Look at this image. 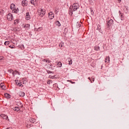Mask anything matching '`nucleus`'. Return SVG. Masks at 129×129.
<instances>
[{
    "label": "nucleus",
    "instance_id": "1",
    "mask_svg": "<svg viewBox=\"0 0 129 129\" xmlns=\"http://www.w3.org/2000/svg\"><path fill=\"white\" fill-rule=\"evenodd\" d=\"M78 9H79V4L78 3H75L73 5L72 7L73 12H76Z\"/></svg>",
    "mask_w": 129,
    "mask_h": 129
},
{
    "label": "nucleus",
    "instance_id": "2",
    "mask_svg": "<svg viewBox=\"0 0 129 129\" xmlns=\"http://www.w3.org/2000/svg\"><path fill=\"white\" fill-rule=\"evenodd\" d=\"M113 24V20L112 19L110 20L108 22L106 23V28H107L108 30L110 29L111 28V25Z\"/></svg>",
    "mask_w": 129,
    "mask_h": 129
},
{
    "label": "nucleus",
    "instance_id": "3",
    "mask_svg": "<svg viewBox=\"0 0 129 129\" xmlns=\"http://www.w3.org/2000/svg\"><path fill=\"white\" fill-rule=\"evenodd\" d=\"M13 19L14 16H13V14L9 13L7 15V20H8V21H13Z\"/></svg>",
    "mask_w": 129,
    "mask_h": 129
},
{
    "label": "nucleus",
    "instance_id": "4",
    "mask_svg": "<svg viewBox=\"0 0 129 129\" xmlns=\"http://www.w3.org/2000/svg\"><path fill=\"white\" fill-rule=\"evenodd\" d=\"M45 10L44 9H40V10H39V13H40V16L41 17H44L45 14H46V13L45 12Z\"/></svg>",
    "mask_w": 129,
    "mask_h": 129
},
{
    "label": "nucleus",
    "instance_id": "5",
    "mask_svg": "<svg viewBox=\"0 0 129 129\" xmlns=\"http://www.w3.org/2000/svg\"><path fill=\"white\" fill-rule=\"evenodd\" d=\"M48 17L50 20H53V18L55 17V14L53 12H50L48 13Z\"/></svg>",
    "mask_w": 129,
    "mask_h": 129
},
{
    "label": "nucleus",
    "instance_id": "6",
    "mask_svg": "<svg viewBox=\"0 0 129 129\" xmlns=\"http://www.w3.org/2000/svg\"><path fill=\"white\" fill-rule=\"evenodd\" d=\"M21 4L22 7H27L28 6V1L27 0H23L22 1Z\"/></svg>",
    "mask_w": 129,
    "mask_h": 129
},
{
    "label": "nucleus",
    "instance_id": "7",
    "mask_svg": "<svg viewBox=\"0 0 129 129\" xmlns=\"http://www.w3.org/2000/svg\"><path fill=\"white\" fill-rule=\"evenodd\" d=\"M26 20L27 21H29V20H31V16H30L29 12H27L26 13Z\"/></svg>",
    "mask_w": 129,
    "mask_h": 129
},
{
    "label": "nucleus",
    "instance_id": "8",
    "mask_svg": "<svg viewBox=\"0 0 129 129\" xmlns=\"http://www.w3.org/2000/svg\"><path fill=\"white\" fill-rule=\"evenodd\" d=\"M30 24H26L24 26V28L25 29L26 31H28V30L30 29Z\"/></svg>",
    "mask_w": 129,
    "mask_h": 129
},
{
    "label": "nucleus",
    "instance_id": "9",
    "mask_svg": "<svg viewBox=\"0 0 129 129\" xmlns=\"http://www.w3.org/2000/svg\"><path fill=\"white\" fill-rule=\"evenodd\" d=\"M1 117H2V118H4V119H6V120L8 119V118H9L8 116L5 114H1Z\"/></svg>",
    "mask_w": 129,
    "mask_h": 129
},
{
    "label": "nucleus",
    "instance_id": "10",
    "mask_svg": "<svg viewBox=\"0 0 129 129\" xmlns=\"http://www.w3.org/2000/svg\"><path fill=\"white\" fill-rule=\"evenodd\" d=\"M19 8H15L12 10V13H13V14H18V13H19Z\"/></svg>",
    "mask_w": 129,
    "mask_h": 129
},
{
    "label": "nucleus",
    "instance_id": "11",
    "mask_svg": "<svg viewBox=\"0 0 129 129\" xmlns=\"http://www.w3.org/2000/svg\"><path fill=\"white\" fill-rule=\"evenodd\" d=\"M30 4L33 5L34 7H36V5H37V2H36V0H31L30 1Z\"/></svg>",
    "mask_w": 129,
    "mask_h": 129
},
{
    "label": "nucleus",
    "instance_id": "12",
    "mask_svg": "<svg viewBox=\"0 0 129 129\" xmlns=\"http://www.w3.org/2000/svg\"><path fill=\"white\" fill-rule=\"evenodd\" d=\"M11 10L13 11V10H15L16 9V5L14 4H12L10 6Z\"/></svg>",
    "mask_w": 129,
    "mask_h": 129
},
{
    "label": "nucleus",
    "instance_id": "13",
    "mask_svg": "<svg viewBox=\"0 0 129 129\" xmlns=\"http://www.w3.org/2000/svg\"><path fill=\"white\" fill-rule=\"evenodd\" d=\"M0 86H1V88L2 89H3V90H6V89H7V87L6 86H5V85H4V84H3V83H1L0 84Z\"/></svg>",
    "mask_w": 129,
    "mask_h": 129
},
{
    "label": "nucleus",
    "instance_id": "14",
    "mask_svg": "<svg viewBox=\"0 0 129 129\" xmlns=\"http://www.w3.org/2000/svg\"><path fill=\"white\" fill-rule=\"evenodd\" d=\"M73 10H72V8H71V7H70V11L69 12V15H70V16H72V15H73Z\"/></svg>",
    "mask_w": 129,
    "mask_h": 129
},
{
    "label": "nucleus",
    "instance_id": "15",
    "mask_svg": "<svg viewBox=\"0 0 129 129\" xmlns=\"http://www.w3.org/2000/svg\"><path fill=\"white\" fill-rule=\"evenodd\" d=\"M29 120H30V122H32V123H34V122H36V119H35L34 118H30L29 119Z\"/></svg>",
    "mask_w": 129,
    "mask_h": 129
},
{
    "label": "nucleus",
    "instance_id": "16",
    "mask_svg": "<svg viewBox=\"0 0 129 129\" xmlns=\"http://www.w3.org/2000/svg\"><path fill=\"white\" fill-rule=\"evenodd\" d=\"M19 96L21 97H24L25 96V92H21L19 93Z\"/></svg>",
    "mask_w": 129,
    "mask_h": 129
},
{
    "label": "nucleus",
    "instance_id": "17",
    "mask_svg": "<svg viewBox=\"0 0 129 129\" xmlns=\"http://www.w3.org/2000/svg\"><path fill=\"white\" fill-rule=\"evenodd\" d=\"M20 110V107H15L14 108H13V110H15V111H19V110Z\"/></svg>",
    "mask_w": 129,
    "mask_h": 129
},
{
    "label": "nucleus",
    "instance_id": "18",
    "mask_svg": "<svg viewBox=\"0 0 129 129\" xmlns=\"http://www.w3.org/2000/svg\"><path fill=\"white\" fill-rule=\"evenodd\" d=\"M5 96H6V98H8V99H10V98H11V95L8 93H6Z\"/></svg>",
    "mask_w": 129,
    "mask_h": 129
},
{
    "label": "nucleus",
    "instance_id": "19",
    "mask_svg": "<svg viewBox=\"0 0 129 129\" xmlns=\"http://www.w3.org/2000/svg\"><path fill=\"white\" fill-rule=\"evenodd\" d=\"M68 61L69 62V65H72V59L71 58H68Z\"/></svg>",
    "mask_w": 129,
    "mask_h": 129
},
{
    "label": "nucleus",
    "instance_id": "20",
    "mask_svg": "<svg viewBox=\"0 0 129 129\" xmlns=\"http://www.w3.org/2000/svg\"><path fill=\"white\" fill-rule=\"evenodd\" d=\"M109 56H107L105 59V63H108L109 62Z\"/></svg>",
    "mask_w": 129,
    "mask_h": 129
},
{
    "label": "nucleus",
    "instance_id": "21",
    "mask_svg": "<svg viewBox=\"0 0 129 129\" xmlns=\"http://www.w3.org/2000/svg\"><path fill=\"white\" fill-rule=\"evenodd\" d=\"M100 49V47L99 46H96L94 47V50H95V51H98Z\"/></svg>",
    "mask_w": 129,
    "mask_h": 129
},
{
    "label": "nucleus",
    "instance_id": "22",
    "mask_svg": "<svg viewBox=\"0 0 129 129\" xmlns=\"http://www.w3.org/2000/svg\"><path fill=\"white\" fill-rule=\"evenodd\" d=\"M20 21H19V20L16 19L14 21V25H18V24H19Z\"/></svg>",
    "mask_w": 129,
    "mask_h": 129
},
{
    "label": "nucleus",
    "instance_id": "23",
    "mask_svg": "<svg viewBox=\"0 0 129 129\" xmlns=\"http://www.w3.org/2000/svg\"><path fill=\"white\" fill-rule=\"evenodd\" d=\"M56 25L58 26V27H60L61 26V23H60V22L59 21H57L55 23Z\"/></svg>",
    "mask_w": 129,
    "mask_h": 129
},
{
    "label": "nucleus",
    "instance_id": "24",
    "mask_svg": "<svg viewBox=\"0 0 129 129\" xmlns=\"http://www.w3.org/2000/svg\"><path fill=\"white\" fill-rule=\"evenodd\" d=\"M57 66L59 67V68H61V67H62V62H61V61L58 62L57 63Z\"/></svg>",
    "mask_w": 129,
    "mask_h": 129
},
{
    "label": "nucleus",
    "instance_id": "25",
    "mask_svg": "<svg viewBox=\"0 0 129 129\" xmlns=\"http://www.w3.org/2000/svg\"><path fill=\"white\" fill-rule=\"evenodd\" d=\"M76 27L78 29V28H80V27H81V24H80V23L79 22H77V25H76Z\"/></svg>",
    "mask_w": 129,
    "mask_h": 129
},
{
    "label": "nucleus",
    "instance_id": "26",
    "mask_svg": "<svg viewBox=\"0 0 129 129\" xmlns=\"http://www.w3.org/2000/svg\"><path fill=\"white\" fill-rule=\"evenodd\" d=\"M31 126H33V125H32V124H27L26 125V127H27V128H30V127H31Z\"/></svg>",
    "mask_w": 129,
    "mask_h": 129
},
{
    "label": "nucleus",
    "instance_id": "27",
    "mask_svg": "<svg viewBox=\"0 0 129 129\" xmlns=\"http://www.w3.org/2000/svg\"><path fill=\"white\" fill-rule=\"evenodd\" d=\"M4 45L6 46H9V45H10V41H5Z\"/></svg>",
    "mask_w": 129,
    "mask_h": 129
},
{
    "label": "nucleus",
    "instance_id": "28",
    "mask_svg": "<svg viewBox=\"0 0 129 129\" xmlns=\"http://www.w3.org/2000/svg\"><path fill=\"white\" fill-rule=\"evenodd\" d=\"M123 17V14H121L120 18V19L121 21H123V20H124Z\"/></svg>",
    "mask_w": 129,
    "mask_h": 129
},
{
    "label": "nucleus",
    "instance_id": "29",
    "mask_svg": "<svg viewBox=\"0 0 129 129\" xmlns=\"http://www.w3.org/2000/svg\"><path fill=\"white\" fill-rule=\"evenodd\" d=\"M17 85L18 86H20V87H23L24 86V85H23V84H22L21 83H18L17 84Z\"/></svg>",
    "mask_w": 129,
    "mask_h": 129
},
{
    "label": "nucleus",
    "instance_id": "30",
    "mask_svg": "<svg viewBox=\"0 0 129 129\" xmlns=\"http://www.w3.org/2000/svg\"><path fill=\"white\" fill-rule=\"evenodd\" d=\"M63 45H64V43L61 42L59 43V46L60 47V48H62V47H63Z\"/></svg>",
    "mask_w": 129,
    "mask_h": 129
},
{
    "label": "nucleus",
    "instance_id": "31",
    "mask_svg": "<svg viewBox=\"0 0 129 129\" xmlns=\"http://www.w3.org/2000/svg\"><path fill=\"white\" fill-rule=\"evenodd\" d=\"M47 84H50L51 83H52V80H49L48 81H47Z\"/></svg>",
    "mask_w": 129,
    "mask_h": 129
},
{
    "label": "nucleus",
    "instance_id": "32",
    "mask_svg": "<svg viewBox=\"0 0 129 129\" xmlns=\"http://www.w3.org/2000/svg\"><path fill=\"white\" fill-rule=\"evenodd\" d=\"M91 14L92 15V16H93L94 15V12H93V10H92V9L91 10Z\"/></svg>",
    "mask_w": 129,
    "mask_h": 129
},
{
    "label": "nucleus",
    "instance_id": "33",
    "mask_svg": "<svg viewBox=\"0 0 129 129\" xmlns=\"http://www.w3.org/2000/svg\"><path fill=\"white\" fill-rule=\"evenodd\" d=\"M67 82H71L72 83V84H74V83H75V82H72V81H70V80H67Z\"/></svg>",
    "mask_w": 129,
    "mask_h": 129
},
{
    "label": "nucleus",
    "instance_id": "34",
    "mask_svg": "<svg viewBox=\"0 0 129 129\" xmlns=\"http://www.w3.org/2000/svg\"><path fill=\"white\" fill-rule=\"evenodd\" d=\"M47 73H48V74H51L52 72H51V71L47 70Z\"/></svg>",
    "mask_w": 129,
    "mask_h": 129
},
{
    "label": "nucleus",
    "instance_id": "35",
    "mask_svg": "<svg viewBox=\"0 0 129 129\" xmlns=\"http://www.w3.org/2000/svg\"><path fill=\"white\" fill-rule=\"evenodd\" d=\"M13 31L14 32H18V29H17L16 28H13Z\"/></svg>",
    "mask_w": 129,
    "mask_h": 129
},
{
    "label": "nucleus",
    "instance_id": "36",
    "mask_svg": "<svg viewBox=\"0 0 129 129\" xmlns=\"http://www.w3.org/2000/svg\"><path fill=\"white\" fill-rule=\"evenodd\" d=\"M12 75H13V76L14 77H15V72H13L12 73Z\"/></svg>",
    "mask_w": 129,
    "mask_h": 129
},
{
    "label": "nucleus",
    "instance_id": "37",
    "mask_svg": "<svg viewBox=\"0 0 129 129\" xmlns=\"http://www.w3.org/2000/svg\"><path fill=\"white\" fill-rule=\"evenodd\" d=\"M18 71H14V73H15V75H17V74H18Z\"/></svg>",
    "mask_w": 129,
    "mask_h": 129
},
{
    "label": "nucleus",
    "instance_id": "38",
    "mask_svg": "<svg viewBox=\"0 0 129 129\" xmlns=\"http://www.w3.org/2000/svg\"><path fill=\"white\" fill-rule=\"evenodd\" d=\"M100 27V25H98V27L97 28V30H98V31H99L100 30V28H99V27Z\"/></svg>",
    "mask_w": 129,
    "mask_h": 129
},
{
    "label": "nucleus",
    "instance_id": "39",
    "mask_svg": "<svg viewBox=\"0 0 129 129\" xmlns=\"http://www.w3.org/2000/svg\"><path fill=\"white\" fill-rule=\"evenodd\" d=\"M43 61L44 62H46L47 63V62H48V60H46V59H43Z\"/></svg>",
    "mask_w": 129,
    "mask_h": 129
},
{
    "label": "nucleus",
    "instance_id": "40",
    "mask_svg": "<svg viewBox=\"0 0 129 129\" xmlns=\"http://www.w3.org/2000/svg\"><path fill=\"white\" fill-rule=\"evenodd\" d=\"M13 70H9V72H10V73H13Z\"/></svg>",
    "mask_w": 129,
    "mask_h": 129
},
{
    "label": "nucleus",
    "instance_id": "41",
    "mask_svg": "<svg viewBox=\"0 0 129 129\" xmlns=\"http://www.w3.org/2000/svg\"><path fill=\"white\" fill-rule=\"evenodd\" d=\"M89 80L91 81V83H92V81H91V78H90V77L88 78Z\"/></svg>",
    "mask_w": 129,
    "mask_h": 129
},
{
    "label": "nucleus",
    "instance_id": "42",
    "mask_svg": "<svg viewBox=\"0 0 129 129\" xmlns=\"http://www.w3.org/2000/svg\"><path fill=\"white\" fill-rule=\"evenodd\" d=\"M10 47L11 48V49H14V46L10 45Z\"/></svg>",
    "mask_w": 129,
    "mask_h": 129
},
{
    "label": "nucleus",
    "instance_id": "43",
    "mask_svg": "<svg viewBox=\"0 0 129 129\" xmlns=\"http://www.w3.org/2000/svg\"><path fill=\"white\" fill-rule=\"evenodd\" d=\"M6 129H13V128L12 127H8V128H6Z\"/></svg>",
    "mask_w": 129,
    "mask_h": 129
},
{
    "label": "nucleus",
    "instance_id": "44",
    "mask_svg": "<svg viewBox=\"0 0 129 129\" xmlns=\"http://www.w3.org/2000/svg\"><path fill=\"white\" fill-rule=\"evenodd\" d=\"M119 14L120 15H121V14H122L121 13H120V11H119Z\"/></svg>",
    "mask_w": 129,
    "mask_h": 129
},
{
    "label": "nucleus",
    "instance_id": "45",
    "mask_svg": "<svg viewBox=\"0 0 129 129\" xmlns=\"http://www.w3.org/2000/svg\"><path fill=\"white\" fill-rule=\"evenodd\" d=\"M92 81H93V82H94V78H92Z\"/></svg>",
    "mask_w": 129,
    "mask_h": 129
},
{
    "label": "nucleus",
    "instance_id": "46",
    "mask_svg": "<svg viewBox=\"0 0 129 129\" xmlns=\"http://www.w3.org/2000/svg\"><path fill=\"white\" fill-rule=\"evenodd\" d=\"M17 74H18V75H20V73L19 72L17 73Z\"/></svg>",
    "mask_w": 129,
    "mask_h": 129
},
{
    "label": "nucleus",
    "instance_id": "47",
    "mask_svg": "<svg viewBox=\"0 0 129 129\" xmlns=\"http://www.w3.org/2000/svg\"><path fill=\"white\" fill-rule=\"evenodd\" d=\"M42 29V28H41V27H39V28H38V30H39V29Z\"/></svg>",
    "mask_w": 129,
    "mask_h": 129
},
{
    "label": "nucleus",
    "instance_id": "48",
    "mask_svg": "<svg viewBox=\"0 0 129 129\" xmlns=\"http://www.w3.org/2000/svg\"><path fill=\"white\" fill-rule=\"evenodd\" d=\"M22 47H24V48H25V47H24V45H22Z\"/></svg>",
    "mask_w": 129,
    "mask_h": 129
},
{
    "label": "nucleus",
    "instance_id": "49",
    "mask_svg": "<svg viewBox=\"0 0 129 129\" xmlns=\"http://www.w3.org/2000/svg\"><path fill=\"white\" fill-rule=\"evenodd\" d=\"M118 2H121V0H118Z\"/></svg>",
    "mask_w": 129,
    "mask_h": 129
},
{
    "label": "nucleus",
    "instance_id": "50",
    "mask_svg": "<svg viewBox=\"0 0 129 129\" xmlns=\"http://www.w3.org/2000/svg\"><path fill=\"white\" fill-rule=\"evenodd\" d=\"M16 84H17V85H18V82H16Z\"/></svg>",
    "mask_w": 129,
    "mask_h": 129
},
{
    "label": "nucleus",
    "instance_id": "51",
    "mask_svg": "<svg viewBox=\"0 0 129 129\" xmlns=\"http://www.w3.org/2000/svg\"><path fill=\"white\" fill-rule=\"evenodd\" d=\"M125 9H126V10H127V8H126V7H125Z\"/></svg>",
    "mask_w": 129,
    "mask_h": 129
}]
</instances>
